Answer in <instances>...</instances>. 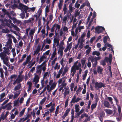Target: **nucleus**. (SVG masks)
I'll use <instances>...</instances> for the list:
<instances>
[{
  "instance_id": "nucleus-1",
  "label": "nucleus",
  "mask_w": 122,
  "mask_h": 122,
  "mask_svg": "<svg viewBox=\"0 0 122 122\" xmlns=\"http://www.w3.org/2000/svg\"><path fill=\"white\" fill-rule=\"evenodd\" d=\"M46 65H45L43 66L41 64L40 65L37 66L36 68V73H39L40 75L41 74L42 70H43V71H45L46 70Z\"/></svg>"
},
{
  "instance_id": "nucleus-2",
  "label": "nucleus",
  "mask_w": 122,
  "mask_h": 122,
  "mask_svg": "<svg viewBox=\"0 0 122 122\" xmlns=\"http://www.w3.org/2000/svg\"><path fill=\"white\" fill-rule=\"evenodd\" d=\"M96 33L99 34L102 33L103 31L105 30L104 28L102 26H98L96 27L95 28Z\"/></svg>"
},
{
  "instance_id": "nucleus-3",
  "label": "nucleus",
  "mask_w": 122,
  "mask_h": 122,
  "mask_svg": "<svg viewBox=\"0 0 122 122\" xmlns=\"http://www.w3.org/2000/svg\"><path fill=\"white\" fill-rule=\"evenodd\" d=\"M104 85L103 83L100 82H96L95 83V87L96 90H98L99 89L101 88L102 87H104Z\"/></svg>"
},
{
  "instance_id": "nucleus-4",
  "label": "nucleus",
  "mask_w": 122,
  "mask_h": 122,
  "mask_svg": "<svg viewBox=\"0 0 122 122\" xmlns=\"http://www.w3.org/2000/svg\"><path fill=\"white\" fill-rule=\"evenodd\" d=\"M41 75H40L39 73H37L36 71V73L34 74L35 77L33 79V81L35 82V84H36L38 82L40 78L38 76H40Z\"/></svg>"
},
{
  "instance_id": "nucleus-5",
  "label": "nucleus",
  "mask_w": 122,
  "mask_h": 122,
  "mask_svg": "<svg viewBox=\"0 0 122 122\" xmlns=\"http://www.w3.org/2000/svg\"><path fill=\"white\" fill-rule=\"evenodd\" d=\"M12 103L10 102L6 104L4 106H3L4 109L6 108V110H11L12 106L11 105Z\"/></svg>"
},
{
  "instance_id": "nucleus-6",
  "label": "nucleus",
  "mask_w": 122,
  "mask_h": 122,
  "mask_svg": "<svg viewBox=\"0 0 122 122\" xmlns=\"http://www.w3.org/2000/svg\"><path fill=\"white\" fill-rule=\"evenodd\" d=\"M9 51H4V52H1L0 53V56L2 59H4L5 57L6 56V54L9 55L10 53Z\"/></svg>"
},
{
  "instance_id": "nucleus-7",
  "label": "nucleus",
  "mask_w": 122,
  "mask_h": 122,
  "mask_svg": "<svg viewBox=\"0 0 122 122\" xmlns=\"http://www.w3.org/2000/svg\"><path fill=\"white\" fill-rule=\"evenodd\" d=\"M81 99L78 97L76 99H72L71 100L70 102V104L71 106H73V103H77L80 100H81Z\"/></svg>"
},
{
  "instance_id": "nucleus-8",
  "label": "nucleus",
  "mask_w": 122,
  "mask_h": 122,
  "mask_svg": "<svg viewBox=\"0 0 122 122\" xmlns=\"http://www.w3.org/2000/svg\"><path fill=\"white\" fill-rule=\"evenodd\" d=\"M71 109L70 108H68L66 111L65 112L64 115L62 116V118L64 119L67 116L69 112L70 111Z\"/></svg>"
},
{
  "instance_id": "nucleus-9",
  "label": "nucleus",
  "mask_w": 122,
  "mask_h": 122,
  "mask_svg": "<svg viewBox=\"0 0 122 122\" xmlns=\"http://www.w3.org/2000/svg\"><path fill=\"white\" fill-rule=\"evenodd\" d=\"M60 40L58 38H54L53 39L54 43L53 45H54L55 46L56 44V46H58L59 45V41Z\"/></svg>"
},
{
  "instance_id": "nucleus-10",
  "label": "nucleus",
  "mask_w": 122,
  "mask_h": 122,
  "mask_svg": "<svg viewBox=\"0 0 122 122\" xmlns=\"http://www.w3.org/2000/svg\"><path fill=\"white\" fill-rule=\"evenodd\" d=\"M63 11L64 12V15H65L67 13L68 14L69 11L67 8L66 4H64V5Z\"/></svg>"
},
{
  "instance_id": "nucleus-11",
  "label": "nucleus",
  "mask_w": 122,
  "mask_h": 122,
  "mask_svg": "<svg viewBox=\"0 0 122 122\" xmlns=\"http://www.w3.org/2000/svg\"><path fill=\"white\" fill-rule=\"evenodd\" d=\"M73 5L72 3H70L69 5V13L71 15V14L73 11V10H74L75 8L72 7Z\"/></svg>"
},
{
  "instance_id": "nucleus-12",
  "label": "nucleus",
  "mask_w": 122,
  "mask_h": 122,
  "mask_svg": "<svg viewBox=\"0 0 122 122\" xmlns=\"http://www.w3.org/2000/svg\"><path fill=\"white\" fill-rule=\"evenodd\" d=\"M118 116L120 119L122 117V113H121V107L119 106H118Z\"/></svg>"
},
{
  "instance_id": "nucleus-13",
  "label": "nucleus",
  "mask_w": 122,
  "mask_h": 122,
  "mask_svg": "<svg viewBox=\"0 0 122 122\" xmlns=\"http://www.w3.org/2000/svg\"><path fill=\"white\" fill-rule=\"evenodd\" d=\"M17 83H20L22 81V78L21 76L20 75H18V78L15 80Z\"/></svg>"
},
{
  "instance_id": "nucleus-14",
  "label": "nucleus",
  "mask_w": 122,
  "mask_h": 122,
  "mask_svg": "<svg viewBox=\"0 0 122 122\" xmlns=\"http://www.w3.org/2000/svg\"><path fill=\"white\" fill-rule=\"evenodd\" d=\"M103 69L100 66H98L97 68V72L98 73H99L101 74H102V71Z\"/></svg>"
},
{
  "instance_id": "nucleus-15",
  "label": "nucleus",
  "mask_w": 122,
  "mask_h": 122,
  "mask_svg": "<svg viewBox=\"0 0 122 122\" xmlns=\"http://www.w3.org/2000/svg\"><path fill=\"white\" fill-rule=\"evenodd\" d=\"M59 49L58 51V53H59V52H60V55L62 56L63 54V50L64 48V47H59Z\"/></svg>"
},
{
  "instance_id": "nucleus-16",
  "label": "nucleus",
  "mask_w": 122,
  "mask_h": 122,
  "mask_svg": "<svg viewBox=\"0 0 122 122\" xmlns=\"http://www.w3.org/2000/svg\"><path fill=\"white\" fill-rule=\"evenodd\" d=\"M104 110L107 114L109 115L112 114L113 112L112 110L108 109H104Z\"/></svg>"
},
{
  "instance_id": "nucleus-17",
  "label": "nucleus",
  "mask_w": 122,
  "mask_h": 122,
  "mask_svg": "<svg viewBox=\"0 0 122 122\" xmlns=\"http://www.w3.org/2000/svg\"><path fill=\"white\" fill-rule=\"evenodd\" d=\"M34 20V19L33 18H30L29 19L27 20H25L24 21V22L25 23H31L32 21H33Z\"/></svg>"
},
{
  "instance_id": "nucleus-18",
  "label": "nucleus",
  "mask_w": 122,
  "mask_h": 122,
  "mask_svg": "<svg viewBox=\"0 0 122 122\" xmlns=\"http://www.w3.org/2000/svg\"><path fill=\"white\" fill-rule=\"evenodd\" d=\"M104 104L105 107L107 108L111 107H110L109 103L107 101H104Z\"/></svg>"
},
{
  "instance_id": "nucleus-19",
  "label": "nucleus",
  "mask_w": 122,
  "mask_h": 122,
  "mask_svg": "<svg viewBox=\"0 0 122 122\" xmlns=\"http://www.w3.org/2000/svg\"><path fill=\"white\" fill-rule=\"evenodd\" d=\"M21 86V84L19 83L17 85L15 86L14 88V90L15 91H16L19 90Z\"/></svg>"
},
{
  "instance_id": "nucleus-20",
  "label": "nucleus",
  "mask_w": 122,
  "mask_h": 122,
  "mask_svg": "<svg viewBox=\"0 0 122 122\" xmlns=\"http://www.w3.org/2000/svg\"><path fill=\"white\" fill-rule=\"evenodd\" d=\"M92 54L93 56L96 55L97 56H99L100 55V53L99 51H95L92 52Z\"/></svg>"
},
{
  "instance_id": "nucleus-21",
  "label": "nucleus",
  "mask_w": 122,
  "mask_h": 122,
  "mask_svg": "<svg viewBox=\"0 0 122 122\" xmlns=\"http://www.w3.org/2000/svg\"><path fill=\"white\" fill-rule=\"evenodd\" d=\"M88 72V70H86L85 71L84 74L83 76V78H82L83 80H84L85 79Z\"/></svg>"
},
{
  "instance_id": "nucleus-22",
  "label": "nucleus",
  "mask_w": 122,
  "mask_h": 122,
  "mask_svg": "<svg viewBox=\"0 0 122 122\" xmlns=\"http://www.w3.org/2000/svg\"><path fill=\"white\" fill-rule=\"evenodd\" d=\"M35 28L34 29H31L30 32H29V34L31 36H33L34 35V34L35 33Z\"/></svg>"
},
{
  "instance_id": "nucleus-23",
  "label": "nucleus",
  "mask_w": 122,
  "mask_h": 122,
  "mask_svg": "<svg viewBox=\"0 0 122 122\" xmlns=\"http://www.w3.org/2000/svg\"><path fill=\"white\" fill-rule=\"evenodd\" d=\"M46 57H45L43 55L40 58V60L39 62V63H41L42 61H43L44 59H46Z\"/></svg>"
},
{
  "instance_id": "nucleus-24",
  "label": "nucleus",
  "mask_w": 122,
  "mask_h": 122,
  "mask_svg": "<svg viewBox=\"0 0 122 122\" xmlns=\"http://www.w3.org/2000/svg\"><path fill=\"white\" fill-rule=\"evenodd\" d=\"M23 10L26 13L27 12V10L28 9V7L25 5H23Z\"/></svg>"
},
{
  "instance_id": "nucleus-25",
  "label": "nucleus",
  "mask_w": 122,
  "mask_h": 122,
  "mask_svg": "<svg viewBox=\"0 0 122 122\" xmlns=\"http://www.w3.org/2000/svg\"><path fill=\"white\" fill-rule=\"evenodd\" d=\"M2 11L4 13V15L6 14L8 15H9V13L5 9L3 8L2 10Z\"/></svg>"
},
{
  "instance_id": "nucleus-26",
  "label": "nucleus",
  "mask_w": 122,
  "mask_h": 122,
  "mask_svg": "<svg viewBox=\"0 0 122 122\" xmlns=\"http://www.w3.org/2000/svg\"><path fill=\"white\" fill-rule=\"evenodd\" d=\"M25 108L24 109H22L20 112L19 114V117H21L24 114V113L25 111Z\"/></svg>"
},
{
  "instance_id": "nucleus-27",
  "label": "nucleus",
  "mask_w": 122,
  "mask_h": 122,
  "mask_svg": "<svg viewBox=\"0 0 122 122\" xmlns=\"http://www.w3.org/2000/svg\"><path fill=\"white\" fill-rule=\"evenodd\" d=\"M90 59L92 63H93V62H95L97 61L95 57L94 58V57L93 56H91L90 57Z\"/></svg>"
},
{
  "instance_id": "nucleus-28",
  "label": "nucleus",
  "mask_w": 122,
  "mask_h": 122,
  "mask_svg": "<svg viewBox=\"0 0 122 122\" xmlns=\"http://www.w3.org/2000/svg\"><path fill=\"white\" fill-rule=\"evenodd\" d=\"M2 32L4 33H8L10 31L9 30L7 29H3L2 30Z\"/></svg>"
},
{
  "instance_id": "nucleus-29",
  "label": "nucleus",
  "mask_w": 122,
  "mask_h": 122,
  "mask_svg": "<svg viewBox=\"0 0 122 122\" xmlns=\"http://www.w3.org/2000/svg\"><path fill=\"white\" fill-rule=\"evenodd\" d=\"M7 45H12V40L11 38H9L8 39L7 42Z\"/></svg>"
},
{
  "instance_id": "nucleus-30",
  "label": "nucleus",
  "mask_w": 122,
  "mask_h": 122,
  "mask_svg": "<svg viewBox=\"0 0 122 122\" xmlns=\"http://www.w3.org/2000/svg\"><path fill=\"white\" fill-rule=\"evenodd\" d=\"M46 99V97H44L42 99L41 101L40 102V104L41 105H43L44 102L45 101Z\"/></svg>"
},
{
  "instance_id": "nucleus-31",
  "label": "nucleus",
  "mask_w": 122,
  "mask_h": 122,
  "mask_svg": "<svg viewBox=\"0 0 122 122\" xmlns=\"http://www.w3.org/2000/svg\"><path fill=\"white\" fill-rule=\"evenodd\" d=\"M56 24L55 26L56 27V30L55 32H56V35L57 33H56V30L58 29V30L60 29V25L57 24Z\"/></svg>"
},
{
  "instance_id": "nucleus-32",
  "label": "nucleus",
  "mask_w": 122,
  "mask_h": 122,
  "mask_svg": "<svg viewBox=\"0 0 122 122\" xmlns=\"http://www.w3.org/2000/svg\"><path fill=\"white\" fill-rule=\"evenodd\" d=\"M105 115V113L104 111H102L100 114V116L99 117L102 118L104 117Z\"/></svg>"
},
{
  "instance_id": "nucleus-33",
  "label": "nucleus",
  "mask_w": 122,
  "mask_h": 122,
  "mask_svg": "<svg viewBox=\"0 0 122 122\" xmlns=\"http://www.w3.org/2000/svg\"><path fill=\"white\" fill-rule=\"evenodd\" d=\"M108 37L109 38V37L108 36H105L103 38V42L105 44L107 43V42Z\"/></svg>"
},
{
  "instance_id": "nucleus-34",
  "label": "nucleus",
  "mask_w": 122,
  "mask_h": 122,
  "mask_svg": "<svg viewBox=\"0 0 122 122\" xmlns=\"http://www.w3.org/2000/svg\"><path fill=\"white\" fill-rule=\"evenodd\" d=\"M91 50V47H89L86 51L85 53L86 55H88L89 54Z\"/></svg>"
},
{
  "instance_id": "nucleus-35",
  "label": "nucleus",
  "mask_w": 122,
  "mask_h": 122,
  "mask_svg": "<svg viewBox=\"0 0 122 122\" xmlns=\"http://www.w3.org/2000/svg\"><path fill=\"white\" fill-rule=\"evenodd\" d=\"M82 88H83L81 86H80L79 87L77 90L76 91V94L77 95L79 94V92L81 91Z\"/></svg>"
},
{
  "instance_id": "nucleus-36",
  "label": "nucleus",
  "mask_w": 122,
  "mask_h": 122,
  "mask_svg": "<svg viewBox=\"0 0 122 122\" xmlns=\"http://www.w3.org/2000/svg\"><path fill=\"white\" fill-rule=\"evenodd\" d=\"M84 109H82L79 112L77 113L76 115L77 116H79L84 111Z\"/></svg>"
},
{
  "instance_id": "nucleus-37",
  "label": "nucleus",
  "mask_w": 122,
  "mask_h": 122,
  "mask_svg": "<svg viewBox=\"0 0 122 122\" xmlns=\"http://www.w3.org/2000/svg\"><path fill=\"white\" fill-rule=\"evenodd\" d=\"M56 85V84L55 82H54L51 86L50 88L53 90L55 88Z\"/></svg>"
},
{
  "instance_id": "nucleus-38",
  "label": "nucleus",
  "mask_w": 122,
  "mask_h": 122,
  "mask_svg": "<svg viewBox=\"0 0 122 122\" xmlns=\"http://www.w3.org/2000/svg\"><path fill=\"white\" fill-rule=\"evenodd\" d=\"M72 46V42H71L66 47L69 49V51H70L71 48Z\"/></svg>"
},
{
  "instance_id": "nucleus-39",
  "label": "nucleus",
  "mask_w": 122,
  "mask_h": 122,
  "mask_svg": "<svg viewBox=\"0 0 122 122\" xmlns=\"http://www.w3.org/2000/svg\"><path fill=\"white\" fill-rule=\"evenodd\" d=\"M92 12H91L90 13V15H89L87 19V22H89L90 20V18L91 16L92 15Z\"/></svg>"
},
{
  "instance_id": "nucleus-40",
  "label": "nucleus",
  "mask_w": 122,
  "mask_h": 122,
  "mask_svg": "<svg viewBox=\"0 0 122 122\" xmlns=\"http://www.w3.org/2000/svg\"><path fill=\"white\" fill-rule=\"evenodd\" d=\"M19 92V93H16L15 94L13 97L14 99H15V98H17L18 97L19 95L20 94V91L18 92Z\"/></svg>"
},
{
  "instance_id": "nucleus-41",
  "label": "nucleus",
  "mask_w": 122,
  "mask_h": 122,
  "mask_svg": "<svg viewBox=\"0 0 122 122\" xmlns=\"http://www.w3.org/2000/svg\"><path fill=\"white\" fill-rule=\"evenodd\" d=\"M105 46H107L108 47H109L111 48L112 49V46L110 44L108 43H107L105 44Z\"/></svg>"
},
{
  "instance_id": "nucleus-42",
  "label": "nucleus",
  "mask_w": 122,
  "mask_h": 122,
  "mask_svg": "<svg viewBox=\"0 0 122 122\" xmlns=\"http://www.w3.org/2000/svg\"><path fill=\"white\" fill-rule=\"evenodd\" d=\"M0 118L3 120H4L6 118V117L4 115L3 112V113L1 115Z\"/></svg>"
},
{
  "instance_id": "nucleus-43",
  "label": "nucleus",
  "mask_w": 122,
  "mask_h": 122,
  "mask_svg": "<svg viewBox=\"0 0 122 122\" xmlns=\"http://www.w3.org/2000/svg\"><path fill=\"white\" fill-rule=\"evenodd\" d=\"M65 77H63L61 78L58 81V82L59 84H60L61 83H62V82L63 81V79H64Z\"/></svg>"
},
{
  "instance_id": "nucleus-44",
  "label": "nucleus",
  "mask_w": 122,
  "mask_h": 122,
  "mask_svg": "<svg viewBox=\"0 0 122 122\" xmlns=\"http://www.w3.org/2000/svg\"><path fill=\"white\" fill-rule=\"evenodd\" d=\"M19 104L18 101V100H15L14 101V106H16Z\"/></svg>"
},
{
  "instance_id": "nucleus-45",
  "label": "nucleus",
  "mask_w": 122,
  "mask_h": 122,
  "mask_svg": "<svg viewBox=\"0 0 122 122\" xmlns=\"http://www.w3.org/2000/svg\"><path fill=\"white\" fill-rule=\"evenodd\" d=\"M31 59V56L30 55H29L27 57L26 60L29 62V61H30Z\"/></svg>"
},
{
  "instance_id": "nucleus-46",
  "label": "nucleus",
  "mask_w": 122,
  "mask_h": 122,
  "mask_svg": "<svg viewBox=\"0 0 122 122\" xmlns=\"http://www.w3.org/2000/svg\"><path fill=\"white\" fill-rule=\"evenodd\" d=\"M5 96V92H4L2 93L0 96V99H2Z\"/></svg>"
},
{
  "instance_id": "nucleus-47",
  "label": "nucleus",
  "mask_w": 122,
  "mask_h": 122,
  "mask_svg": "<svg viewBox=\"0 0 122 122\" xmlns=\"http://www.w3.org/2000/svg\"><path fill=\"white\" fill-rule=\"evenodd\" d=\"M36 63V61H34L33 63H29L28 65L30 66L29 67V68H31V67L35 64Z\"/></svg>"
},
{
  "instance_id": "nucleus-48",
  "label": "nucleus",
  "mask_w": 122,
  "mask_h": 122,
  "mask_svg": "<svg viewBox=\"0 0 122 122\" xmlns=\"http://www.w3.org/2000/svg\"><path fill=\"white\" fill-rule=\"evenodd\" d=\"M97 104L96 103L92 104L91 106L92 110H93L94 108L96 107Z\"/></svg>"
},
{
  "instance_id": "nucleus-49",
  "label": "nucleus",
  "mask_w": 122,
  "mask_h": 122,
  "mask_svg": "<svg viewBox=\"0 0 122 122\" xmlns=\"http://www.w3.org/2000/svg\"><path fill=\"white\" fill-rule=\"evenodd\" d=\"M9 101V99H7L4 101L1 104V105L2 106H3L6 103Z\"/></svg>"
},
{
  "instance_id": "nucleus-50",
  "label": "nucleus",
  "mask_w": 122,
  "mask_h": 122,
  "mask_svg": "<svg viewBox=\"0 0 122 122\" xmlns=\"http://www.w3.org/2000/svg\"><path fill=\"white\" fill-rule=\"evenodd\" d=\"M20 16L22 19H23L25 18V14L24 12L21 13L20 14Z\"/></svg>"
},
{
  "instance_id": "nucleus-51",
  "label": "nucleus",
  "mask_w": 122,
  "mask_h": 122,
  "mask_svg": "<svg viewBox=\"0 0 122 122\" xmlns=\"http://www.w3.org/2000/svg\"><path fill=\"white\" fill-rule=\"evenodd\" d=\"M56 24H54L53 25L51 29V32H53L54 31L55 28L54 27L55 26Z\"/></svg>"
},
{
  "instance_id": "nucleus-52",
  "label": "nucleus",
  "mask_w": 122,
  "mask_h": 122,
  "mask_svg": "<svg viewBox=\"0 0 122 122\" xmlns=\"http://www.w3.org/2000/svg\"><path fill=\"white\" fill-rule=\"evenodd\" d=\"M68 101H69V100H68V99H67L66 101L65 102V108H66L68 106Z\"/></svg>"
},
{
  "instance_id": "nucleus-53",
  "label": "nucleus",
  "mask_w": 122,
  "mask_h": 122,
  "mask_svg": "<svg viewBox=\"0 0 122 122\" xmlns=\"http://www.w3.org/2000/svg\"><path fill=\"white\" fill-rule=\"evenodd\" d=\"M76 71V70L74 67L72 66L71 68V73L73 71Z\"/></svg>"
},
{
  "instance_id": "nucleus-54",
  "label": "nucleus",
  "mask_w": 122,
  "mask_h": 122,
  "mask_svg": "<svg viewBox=\"0 0 122 122\" xmlns=\"http://www.w3.org/2000/svg\"><path fill=\"white\" fill-rule=\"evenodd\" d=\"M41 86L42 88L44 86V83H45V81L44 80H43V79H42V80L41 81Z\"/></svg>"
},
{
  "instance_id": "nucleus-55",
  "label": "nucleus",
  "mask_w": 122,
  "mask_h": 122,
  "mask_svg": "<svg viewBox=\"0 0 122 122\" xmlns=\"http://www.w3.org/2000/svg\"><path fill=\"white\" fill-rule=\"evenodd\" d=\"M62 5V4H61L60 3H59V4H58V6L59 10H61V9Z\"/></svg>"
},
{
  "instance_id": "nucleus-56",
  "label": "nucleus",
  "mask_w": 122,
  "mask_h": 122,
  "mask_svg": "<svg viewBox=\"0 0 122 122\" xmlns=\"http://www.w3.org/2000/svg\"><path fill=\"white\" fill-rule=\"evenodd\" d=\"M46 42L48 44H50L51 42V41L50 39H48V38L47 37L46 39Z\"/></svg>"
},
{
  "instance_id": "nucleus-57",
  "label": "nucleus",
  "mask_w": 122,
  "mask_h": 122,
  "mask_svg": "<svg viewBox=\"0 0 122 122\" xmlns=\"http://www.w3.org/2000/svg\"><path fill=\"white\" fill-rule=\"evenodd\" d=\"M113 98L115 101L116 104L117 105L119 103V102L118 99L116 97H114Z\"/></svg>"
},
{
  "instance_id": "nucleus-58",
  "label": "nucleus",
  "mask_w": 122,
  "mask_h": 122,
  "mask_svg": "<svg viewBox=\"0 0 122 122\" xmlns=\"http://www.w3.org/2000/svg\"><path fill=\"white\" fill-rule=\"evenodd\" d=\"M92 63V66L93 67H95L97 64V62L96 61L94 63Z\"/></svg>"
},
{
  "instance_id": "nucleus-59",
  "label": "nucleus",
  "mask_w": 122,
  "mask_h": 122,
  "mask_svg": "<svg viewBox=\"0 0 122 122\" xmlns=\"http://www.w3.org/2000/svg\"><path fill=\"white\" fill-rule=\"evenodd\" d=\"M67 85L66 83H62L61 85V86H62L63 87H65H65Z\"/></svg>"
},
{
  "instance_id": "nucleus-60",
  "label": "nucleus",
  "mask_w": 122,
  "mask_h": 122,
  "mask_svg": "<svg viewBox=\"0 0 122 122\" xmlns=\"http://www.w3.org/2000/svg\"><path fill=\"white\" fill-rule=\"evenodd\" d=\"M86 3H83L82 5H81L79 9H81L83 8L86 5Z\"/></svg>"
},
{
  "instance_id": "nucleus-61",
  "label": "nucleus",
  "mask_w": 122,
  "mask_h": 122,
  "mask_svg": "<svg viewBox=\"0 0 122 122\" xmlns=\"http://www.w3.org/2000/svg\"><path fill=\"white\" fill-rule=\"evenodd\" d=\"M64 43H63V42H60V44L59 45V47H64L63 46L64 45Z\"/></svg>"
},
{
  "instance_id": "nucleus-62",
  "label": "nucleus",
  "mask_w": 122,
  "mask_h": 122,
  "mask_svg": "<svg viewBox=\"0 0 122 122\" xmlns=\"http://www.w3.org/2000/svg\"><path fill=\"white\" fill-rule=\"evenodd\" d=\"M45 10L46 13L49 12V8L48 6H46Z\"/></svg>"
},
{
  "instance_id": "nucleus-63",
  "label": "nucleus",
  "mask_w": 122,
  "mask_h": 122,
  "mask_svg": "<svg viewBox=\"0 0 122 122\" xmlns=\"http://www.w3.org/2000/svg\"><path fill=\"white\" fill-rule=\"evenodd\" d=\"M80 5V4L76 2L75 4V7H76L77 9H78L79 8Z\"/></svg>"
},
{
  "instance_id": "nucleus-64",
  "label": "nucleus",
  "mask_w": 122,
  "mask_h": 122,
  "mask_svg": "<svg viewBox=\"0 0 122 122\" xmlns=\"http://www.w3.org/2000/svg\"><path fill=\"white\" fill-rule=\"evenodd\" d=\"M101 64L103 66H104L106 65L105 62L104 60L101 61Z\"/></svg>"
}]
</instances>
